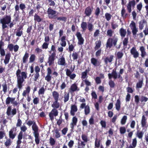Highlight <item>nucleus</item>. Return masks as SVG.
I'll return each mask as SVG.
<instances>
[{
  "mask_svg": "<svg viewBox=\"0 0 148 148\" xmlns=\"http://www.w3.org/2000/svg\"><path fill=\"white\" fill-rule=\"evenodd\" d=\"M63 101L64 103H66L68 101L69 99V92L65 91L64 92L63 96Z\"/></svg>",
  "mask_w": 148,
  "mask_h": 148,
  "instance_id": "obj_29",
  "label": "nucleus"
},
{
  "mask_svg": "<svg viewBox=\"0 0 148 148\" xmlns=\"http://www.w3.org/2000/svg\"><path fill=\"white\" fill-rule=\"evenodd\" d=\"M121 15L124 19L126 18L128 15V14L126 13V11L123 6L121 10Z\"/></svg>",
  "mask_w": 148,
  "mask_h": 148,
  "instance_id": "obj_30",
  "label": "nucleus"
},
{
  "mask_svg": "<svg viewBox=\"0 0 148 148\" xmlns=\"http://www.w3.org/2000/svg\"><path fill=\"white\" fill-rule=\"evenodd\" d=\"M56 53L53 52L50 55H49L47 63L50 66L54 64L56 59Z\"/></svg>",
  "mask_w": 148,
  "mask_h": 148,
  "instance_id": "obj_9",
  "label": "nucleus"
},
{
  "mask_svg": "<svg viewBox=\"0 0 148 148\" xmlns=\"http://www.w3.org/2000/svg\"><path fill=\"white\" fill-rule=\"evenodd\" d=\"M77 111V106L75 105H72L71 107V110L70 113L71 115L74 116L75 115V113Z\"/></svg>",
  "mask_w": 148,
  "mask_h": 148,
  "instance_id": "obj_24",
  "label": "nucleus"
},
{
  "mask_svg": "<svg viewBox=\"0 0 148 148\" xmlns=\"http://www.w3.org/2000/svg\"><path fill=\"white\" fill-rule=\"evenodd\" d=\"M112 16L108 13H106L105 14V17L106 20L108 21L111 19Z\"/></svg>",
  "mask_w": 148,
  "mask_h": 148,
  "instance_id": "obj_58",
  "label": "nucleus"
},
{
  "mask_svg": "<svg viewBox=\"0 0 148 148\" xmlns=\"http://www.w3.org/2000/svg\"><path fill=\"white\" fill-rule=\"evenodd\" d=\"M140 50L141 52V56L143 58L146 55L145 49L143 46H141L140 48Z\"/></svg>",
  "mask_w": 148,
  "mask_h": 148,
  "instance_id": "obj_44",
  "label": "nucleus"
},
{
  "mask_svg": "<svg viewBox=\"0 0 148 148\" xmlns=\"http://www.w3.org/2000/svg\"><path fill=\"white\" fill-rule=\"evenodd\" d=\"M40 99L38 97H35L33 100V103L34 105H37L39 103Z\"/></svg>",
  "mask_w": 148,
  "mask_h": 148,
  "instance_id": "obj_62",
  "label": "nucleus"
},
{
  "mask_svg": "<svg viewBox=\"0 0 148 148\" xmlns=\"http://www.w3.org/2000/svg\"><path fill=\"white\" fill-rule=\"evenodd\" d=\"M130 27L132 30L133 36H136L137 32L138 31V30L136 27L135 23L133 21H132L130 25Z\"/></svg>",
  "mask_w": 148,
  "mask_h": 148,
  "instance_id": "obj_12",
  "label": "nucleus"
},
{
  "mask_svg": "<svg viewBox=\"0 0 148 148\" xmlns=\"http://www.w3.org/2000/svg\"><path fill=\"white\" fill-rule=\"evenodd\" d=\"M5 138L6 139V140L4 143V145L7 147H9L12 145L13 139L9 137L8 138L7 136L5 137Z\"/></svg>",
  "mask_w": 148,
  "mask_h": 148,
  "instance_id": "obj_21",
  "label": "nucleus"
},
{
  "mask_svg": "<svg viewBox=\"0 0 148 148\" xmlns=\"http://www.w3.org/2000/svg\"><path fill=\"white\" fill-rule=\"evenodd\" d=\"M47 75L45 77V79L47 82H49L52 79V71L50 67H48L47 69Z\"/></svg>",
  "mask_w": 148,
  "mask_h": 148,
  "instance_id": "obj_14",
  "label": "nucleus"
},
{
  "mask_svg": "<svg viewBox=\"0 0 148 148\" xmlns=\"http://www.w3.org/2000/svg\"><path fill=\"white\" fill-rule=\"evenodd\" d=\"M58 63L59 65L64 66H65L66 67H67V63L66 62L65 59L63 56H62L59 58Z\"/></svg>",
  "mask_w": 148,
  "mask_h": 148,
  "instance_id": "obj_22",
  "label": "nucleus"
},
{
  "mask_svg": "<svg viewBox=\"0 0 148 148\" xmlns=\"http://www.w3.org/2000/svg\"><path fill=\"white\" fill-rule=\"evenodd\" d=\"M15 97H7L5 100V103L7 105H8L10 103H12L13 101H14L15 100Z\"/></svg>",
  "mask_w": 148,
  "mask_h": 148,
  "instance_id": "obj_32",
  "label": "nucleus"
},
{
  "mask_svg": "<svg viewBox=\"0 0 148 148\" xmlns=\"http://www.w3.org/2000/svg\"><path fill=\"white\" fill-rule=\"evenodd\" d=\"M19 9H20L22 11V12H24V10L26 8L25 5L23 3H20L19 6Z\"/></svg>",
  "mask_w": 148,
  "mask_h": 148,
  "instance_id": "obj_60",
  "label": "nucleus"
},
{
  "mask_svg": "<svg viewBox=\"0 0 148 148\" xmlns=\"http://www.w3.org/2000/svg\"><path fill=\"white\" fill-rule=\"evenodd\" d=\"M57 12L56 10L52 9L50 7L49 8L47 11L49 18L50 19H54L57 15L56 14Z\"/></svg>",
  "mask_w": 148,
  "mask_h": 148,
  "instance_id": "obj_5",
  "label": "nucleus"
},
{
  "mask_svg": "<svg viewBox=\"0 0 148 148\" xmlns=\"http://www.w3.org/2000/svg\"><path fill=\"white\" fill-rule=\"evenodd\" d=\"M100 145V141L96 138L95 139V145L96 147L99 148V147Z\"/></svg>",
  "mask_w": 148,
  "mask_h": 148,
  "instance_id": "obj_52",
  "label": "nucleus"
},
{
  "mask_svg": "<svg viewBox=\"0 0 148 148\" xmlns=\"http://www.w3.org/2000/svg\"><path fill=\"white\" fill-rule=\"evenodd\" d=\"M58 100H54V101L51 105V107L53 108H55L57 109L59 107L60 104L59 102H58Z\"/></svg>",
  "mask_w": 148,
  "mask_h": 148,
  "instance_id": "obj_34",
  "label": "nucleus"
},
{
  "mask_svg": "<svg viewBox=\"0 0 148 148\" xmlns=\"http://www.w3.org/2000/svg\"><path fill=\"white\" fill-rule=\"evenodd\" d=\"M108 84L110 87L111 88H114L115 86L114 82L112 80H110L108 82Z\"/></svg>",
  "mask_w": 148,
  "mask_h": 148,
  "instance_id": "obj_63",
  "label": "nucleus"
},
{
  "mask_svg": "<svg viewBox=\"0 0 148 148\" xmlns=\"http://www.w3.org/2000/svg\"><path fill=\"white\" fill-rule=\"evenodd\" d=\"M45 89L44 87H41L39 89L38 91V94L39 95H43L45 93Z\"/></svg>",
  "mask_w": 148,
  "mask_h": 148,
  "instance_id": "obj_53",
  "label": "nucleus"
},
{
  "mask_svg": "<svg viewBox=\"0 0 148 148\" xmlns=\"http://www.w3.org/2000/svg\"><path fill=\"white\" fill-rule=\"evenodd\" d=\"M36 56L34 54H32L31 55L29 58V62L32 63L35 60Z\"/></svg>",
  "mask_w": 148,
  "mask_h": 148,
  "instance_id": "obj_54",
  "label": "nucleus"
},
{
  "mask_svg": "<svg viewBox=\"0 0 148 148\" xmlns=\"http://www.w3.org/2000/svg\"><path fill=\"white\" fill-rule=\"evenodd\" d=\"M56 143V140L52 137H50L49 139V143L50 145L53 146L55 145Z\"/></svg>",
  "mask_w": 148,
  "mask_h": 148,
  "instance_id": "obj_51",
  "label": "nucleus"
},
{
  "mask_svg": "<svg viewBox=\"0 0 148 148\" xmlns=\"http://www.w3.org/2000/svg\"><path fill=\"white\" fill-rule=\"evenodd\" d=\"M17 128L16 127H12L9 131V137L12 138L13 140L16 136Z\"/></svg>",
  "mask_w": 148,
  "mask_h": 148,
  "instance_id": "obj_8",
  "label": "nucleus"
},
{
  "mask_svg": "<svg viewBox=\"0 0 148 148\" xmlns=\"http://www.w3.org/2000/svg\"><path fill=\"white\" fill-rule=\"evenodd\" d=\"M147 22L145 19L141 20L139 23V29L140 30H142L144 27L145 24H146Z\"/></svg>",
  "mask_w": 148,
  "mask_h": 148,
  "instance_id": "obj_33",
  "label": "nucleus"
},
{
  "mask_svg": "<svg viewBox=\"0 0 148 148\" xmlns=\"http://www.w3.org/2000/svg\"><path fill=\"white\" fill-rule=\"evenodd\" d=\"M58 114V112L56 108H54L52 109L51 111L49 113V116L50 119L51 121L54 119V117L57 116Z\"/></svg>",
  "mask_w": 148,
  "mask_h": 148,
  "instance_id": "obj_11",
  "label": "nucleus"
},
{
  "mask_svg": "<svg viewBox=\"0 0 148 148\" xmlns=\"http://www.w3.org/2000/svg\"><path fill=\"white\" fill-rule=\"evenodd\" d=\"M16 75L17 77V86L20 91L24 86L23 82L27 77V73L26 71L21 72L20 69H18L16 71ZM18 94H19V91Z\"/></svg>",
  "mask_w": 148,
  "mask_h": 148,
  "instance_id": "obj_1",
  "label": "nucleus"
},
{
  "mask_svg": "<svg viewBox=\"0 0 148 148\" xmlns=\"http://www.w3.org/2000/svg\"><path fill=\"white\" fill-rule=\"evenodd\" d=\"M3 90L4 93L7 92V85L6 82L2 84Z\"/></svg>",
  "mask_w": 148,
  "mask_h": 148,
  "instance_id": "obj_56",
  "label": "nucleus"
},
{
  "mask_svg": "<svg viewBox=\"0 0 148 148\" xmlns=\"http://www.w3.org/2000/svg\"><path fill=\"white\" fill-rule=\"evenodd\" d=\"M88 24L86 22L82 21L81 24V27L82 29V31L84 32L87 28Z\"/></svg>",
  "mask_w": 148,
  "mask_h": 148,
  "instance_id": "obj_31",
  "label": "nucleus"
},
{
  "mask_svg": "<svg viewBox=\"0 0 148 148\" xmlns=\"http://www.w3.org/2000/svg\"><path fill=\"white\" fill-rule=\"evenodd\" d=\"M130 52L131 54L133 56L134 58H136L139 57V53L137 51L135 47H133L131 49Z\"/></svg>",
  "mask_w": 148,
  "mask_h": 148,
  "instance_id": "obj_19",
  "label": "nucleus"
},
{
  "mask_svg": "<svg viewBox=\"0 0 148 148\" xmlns=\"http://www.w3.org/2000/svg\"><path fill=\"white\" fill-rule=\"evenodd\" d=\"M85 142L81 141L80 144H78L77 148H84L86 145Z\"/></svg>",
  "mask_w": 148,
  "mask_h": 148,
  "instance_id": "obj_64",
  "label": "nucleus"
},
{
  "mask_svg": "<svg viewBox=\"0 0 148 148\" xmlns=\"http://www.w3.org/2000/svg\"><path fill=\"white\" fill-rule=\"evenodd\" d=\"M72 41L73 43L71 44V45L69 46V51L70 52H72L73 50L74 49L75 47V46L74 39H73Z\"/></svg>",
  "mask_w": 148,
  "mask_h": 148,
  "instance_id": "obj_37",
  "label": "nucleus"
},
{
  "mask_svg": "<svg viewBox=\"0 0 148 148\" xmlns=\"http://www.w3.org/2000/svg\"><path fill=\"white\" fill-rule=\"evenodd\" d=\"M29 57V54L26 51L23 58V63H25L27 62Z\"/></svg>",
  "mask_w": 148,
  "mask_h": 148,
  "instance_id": "obj_43",
  "label": "nucleus"
},
{
  "mask_svg": "<svg viewBox=\"0 0 148 148\" xmlns=\"http://www.w3.org/2000/svg\"><path fill=\"white\" fill-rule=\"evenodd\" d=\"M66 37L65 36H63L61 38V42L60 45L62 47H65L66 45V42L65 41Z\"/></svg>",
  "mask_w": 148,
  "mask_h": 148,
  "instance_id": "obj_38",
  "label": "nucleus"
},
{
  "mask_svg": "<svg viewBox=\"0 0 148 148\" xmlns=\"http://www.w3.org/2000/svg\"><path fill=\"white\" fill-rule=\"evenodd\" d=\"M136 4V1L134 0L129 2L127 6V9L129 13H130L131 12L132 7L133 8L135 7Z\"/></svg>",
  "mask_w": 148,
  "mask_h": 148,
  "instance_id": "obj_13",
  "label": "nucleus"
},
{
  "mask_svg": "<svg viewBox=\"0 0 148 148\" xmlns=\"http://www.w3.org/2000/svg\"><path fill=\"white\" fill-rule=\"evenodd\" d=\"M117 73L116 71V69H114L112 71L111 73H109L108 74L109 79H111L113 78L114 79L117 78Z\"/></svg>",
  "mask_w": 148,
  "mask_h": 148,
  "instance_id": "obj_18",
  "label": "nucleus"
},
{
  "mask_svg": "<svg viewBox=\"0 0 148 148\" xmlns=\"http://www.w3.org/2000/svg\"><path fill=\"white\" fill-rule=\"evenodd\" d=\"M11 16L10 15H6L0 19V23L1 24L2 30L5 31V29L8 28V25L10 28L12 27L16 24L15 22H11Z\"/></svg>",
  "mask_w": 148,
  "mask_h": 148,
  "instance_id": "obj_2",
  "label": "nucleus"
},
{
  "mask_svg": "<svg viewBox=\"0 0 148 148\" xmlns=\"http://www.w3.org/2000/svg\"><path fill=\"white\" fill-rule=\"evenodd\" d=\"M91 62L93 66L95 67L100 66L101 62L97 59L92 58L91 59Z\"/></svg>",
  "mask_w": 148,
  "mask_h": 148,
  "instance_id": "obj_20",
  "label": "nucleus"
},
{
  "mask_svg": "<svg viewBox=\"0 0 148 148\" xmlns=\"http://www.w3.org/2000/svg\"><path fill=\"white\" fill-rule=\"evenodd\" d=\"M114 56L110 55L106 57L104 59V62L106 64H107L108 63H111L113 61Z\"/></svg>",
  "mask_w": 148,
  "mask_h": 148,
  "instance_id": "obj_26",
  "label": "nucleus"
},
{
  "mask_svg": "<svg viewBox=\"0 0 148 148\" xmlns=\"http://www.w3.org/2000/svg\"><path fill=\"white\" fill-rule=\"evenodd\" d=\"M87 27L88 30L90 32L93 31L94 28L93 24L91 23H88Z\"/></svg>",
  "mask_w": 148,
  "mask_h": 148,
  "instance_id": "obj_48",
  "label": "nucleus"
},
{
  "mask_svg": "<svg viewBox=\"0 0 148 148\" xmlns=\"http://www.w3.org/2000/svg\"><path fill=\"white\" fill-rule=\"evenodd\" d=\"M127 119V116L125 115L121 119V124L122 125H124L126 122Z\"/></svg>",
  "mask_w": 148,
  "mask_h": 148,
  "instance_id": "obj_55",
  "label": "nucleus"
},
{
  "mask_svg": "<svg viewBox=\"0 0 148 148\" xmlns=\"http://www.w3.org/2000/svg\"><path fill=\"white\" fill-rule=\"evenodd\" d=\"M11 54L10 53H7L5 55V59L4 61V62L5 64L6 65L8 63Z\"/></svg>",
  "mask_w": 148,
  "mask_h": 148,
  "instance_id": "obj_35",
  "label": "nucleus"
},
{
  "mask_svg": "<svg viewBox=\"0 0 148 148\" xmlns=\"http://www.w3.org/2000/svg\"><path fill=\"white\" fill-rule=\"evenodd\" d=\"M52 96L54 100H59V94L56 91H53L52 93Z\"/></svg>",
  "mask_w": 148,
  "mask_h": 148,
  "instance_id": "obj_40",
  "label": "nucleus"
},
{
  "mask_svg": "<svg viewBox=\"0 0 148 148\" xmlns=\"http://www.w3.org/2000/svg\"><path fill=\"white\" fill-rule=\"evenodd\" d=\"M93 8L90 6H88L85 9L84 14L86 16H89L91 14Z\"/></svg>",
  "mask_w": 148,
  "mask_h": 148,
  "instance_id": "obj_25",
  "label": "nucleus"
},
{
  "mask_svg": "<svg viewBox=\"0 0 148 148\" xmlns=\"http://www.w3.org/2000/svg\"><path fill=\"white\" fill-rule=\"evenodd\" d=\"M143 79L139 80L138 82L136 83V90L141 88L143 84Z\"/></svg>",
  "mask_w": 148,
  "mask_h": 148,
  "instance_id": "obj_28",
  "label": "nucleus"
},
{
  "mask_svg": "<svg viewBox=\"0 0 148 148\" xmlns=\"http://www.w3.org/2000/svg\"><path fill=\"white\" fill-rule=\"evenodd\" d=\"M42 19L37 14H35L34 15V20L35 22H40L42 21Z\"/></svg>",
  "mask_w": 148,
  "mask_h": 148,
  "instance_id": "obj_36",
  "label": "nucleus"
},
{
  "mask_svg": "<svg viewBox=\"0 0 148 148\" xmlns=\"http://www.w3.org/2000/svg\"><path fill=\"white\" fill-rule=\"evenodd\" d=\"M26 124L29 127L31 126L32 125V128L33 131L34 129H35V127L36 129H37V128L38 129V127L36 125V122L34 121L29 120L26 123Z\"/></svg>",
  "mask_w": 148,
  "mask_h": 148,
  "instance_id": "obj_23",
  "label": "nucleus"
},
{
  "mask_svg": "<svg viewBox=\"0 0 148 148\" xmlns=\"http://www.w3.org/2000/svg\"><path fill=\"white\" fill-rule=\"evenodd\" d=\"M141 123V126L143 127H146L147 124V119L144 115H143L142 116Z\"/></svg>",
  "mask_w": 148,
  "mask_h": 148,
  "instance_id": "obj_27",
  "label": "nucleus"
},
{
  "mask_svg": "<svg viewBox=\"0 0 148 148\" xmlns=\"http://www.w3.org/2000/svg\"><path fill=\"white\" fill-rule=\"evenodd\" d=\"M90 112V109L88 105H86L84 108V112L86 115H87L89 114Z\"/></svg>",
  "mask_w": 148,
  "mask_h": 148,
  "instance_id": "obj_50",
  "label": "nucleus"
},
{
  "mask_svg": "<svg viewBox=\"0 0 148 148\" xmlns=\"http://www.w3.org/2000/svg\"><path fill=\"white\" fill-rule=\"evenodd\" d=\"M119 32L122 38L124 37L126 34V30L123 28H121L120 29Z\"/></svg>",
  "mask_w": 148,
  "mask_h": 148,
  "instance_id": "obj_46",
  "label": "nucleus"
},
{
  "mask_svg": "<svg viewBox=\"0 0 148 148\" xmlns=\"http://www.w3.org/2000/svg\"><path fill=\"white\" fill-rule=\"evenodd\" d=\"M76 35L78 40V44L79 45H82L83 44L84 39L82 37V35L79 32H77Z\"/></svg>",
  "mask_w": 148,
  "mask_h": 148,
  "instance_id": "obj_17",
  "label": "nucleus"
},
{
  "mask_svg": "<svg viewBox=\"0 0 148 148\" xmlns=\"http://www.w3.org/2000/svg\"><path fill=\"white\" fill-rule=\"evenodd\" d=\"M38 129L35 127L34 129L33 134L35 137V141L36 145H38L39 144L40 140L39 133L38 131Z\"/></svg>",
  "mask_w": 148,
  "mask_h": 148,
  "instance_id": "obj_7",
  "label": "nucleus"
},
{
  "mask_svg": "<svg viewBox=\"0 0 148 148\" xmlns=\"http://www.w3.org/2000/svg\"><path fill=\"white\" fill-rule=\"evenodd\" d=\"M6 113L8 116H11L12 117L16 113V109L14 108L12 109L11 106H9L7 109Z\"/></svg>",
  "mask_w": 148,
  "mask_h": 148,
  "instance_id": "obj_10",
  "label": "nucleus"
},
{
  "mask_svg": "<svg viewBox=\"0 0 148 148\" xmlns=\"http://www.w3.org/2000/svg\"><path fill=\"white\" fill-rule=\"evenodd\" d=\"M123 53L121 51H119L117 52L116 54V60L117 59H121L123 56Z\"/></svg>",
  "mask_w": 148,
  "mask_h": 148,
  "instance_id": "obj_47",
  "label": "nucleus"
},
{
  "mask_svg": "<svg viewBox=\"0 0 148 148\" xmlns=\"http://www.w3.org/2000/svg\"><path fill=\"white\" fill-rule=\"evenodd\" d=\"M119 131L121 134H124L126 132V129L125 127H121L119 128Z\"/></svg>",
  "mask_w": 148,
  "mask_h": 148,
  "instance_id": "obj_57",
  "label": "nucleus"
},
{
  "mask_svg": "<svg viewBox=\"0 0 148 148\" xmlns=\"http://www.w3.org/2000/svg\"><path fill=\"white\" fill-rule=\"evenodd\" d=\"M114 33V31L112 30L111 29H108L107 30V35L109 37H111L113 34Z\"/></svg>",
  "mask_w": 148,
  "mask_h": 148,
  "instance_id": "obj_49",
  "label": "nucleus"
},
{
  "mask_svg": "<svg viewBox=\"0 0 148 148\" xmlns=\"http://www.w3.org/2000/svg\"><path fill=\"white\" fill-rule=\"evenodd\" d=\"M75 66H74L73 68L72 66H71V67L70 68V69L71 70L68 69H65V71H66V75L69 77L71 79H74L76 75L75 73H73L72 74V72L74 71L75 69Z\"/></svg>",
  "mask_w": 148,
  "mask_h": 148,
  "instance_id": "obj_6",
  "label": "nucleus"
},
{
  "mask_svg": "<svg viewBox=\"0 0 148 148\" xmlns=\"http://www.w3.org/2000/svg\"><path fill=\"white\" fill-rule=\"evenodd\" d=\"M80 89L78 87L77 84L76 83L72 84L69 89V91L71 94L75 92L78 91Z\"/></svg>",
  "mask_w": 148,
  "mask_h": 148,
  "instance_id": "obj_15",
  "label": "nucleus"
},
{
  "mask_svg": "<svg viewBox=\"0 0 148 148\" xmlns=\"http://www.w3.org/2000/svg\"><path fill=\"white\" fill-rule=\"evenodd\" d=\"M78 121L77 118L76 116H73L72 119V122L70 124L71 128V132H74V127L77 125Z\"/></svg>",
  "mask_w": 148,
  "mask_h": 148,
  "instance_id": "obj_16",
  "label": "nucleus"
},
{
  "mask_svg": "<svg viewBox=\"0 0 148 148\" xmlns=\"http://www.w3.org/2000/svg\"><path fill=\"white\" fill-rule=\"evenodd\" d=\"M30 91V87L28 86L26 88V90H24L22 93V95L24 96H26L27 94H29Z\"/></svg>",
  "mask_w": 148,
  "mask_h": 148,
  "instance_id": "obj_41",
  "label": "nucleus"
},
{
  "mask_svg": "<svg viewBox=\"0 0 148 148\" xmlns=\"http://www.w3.org/2000/svg\"><path fill=\"white\" fill-rule=\"evenodd\" d=\"M95 45L94 49L96 51L100 48L101 45V41L100 40L97 41L95 42Z\"/></svg>",
  "mask_w": 148,
  "mask_h": 148,
  "instance_id": "obj_39",
  "label": "nucleus"
},
{
  "mask_svg": "<svg viewBox=\"0 0 148 148\" xmlns=\"http://www.w3.org/2000/svg\"><path fill=\"white\" fill-rule=\"evenodd\" d=\"M84 142L86 143L88 141L87 136L85 134H82L81 136Z\"/></svg>",
  "mask_w": 148,
  "mask_h": 148,
  "instance_id": "obj_59",
  "label": "nucleus"
},
{
  "mask_svg": "<svg viewBox=\"0 0 148 148\" xmlns=\"http://www.w3.org/2000/svg\"><path fill=\"white\" fill-rule=\"evenodd\" d=\"M54 19H56L57 21H62L65 22L66 20V18L65 16L62 17H58L57 15L56 16V17Z\"/></svg>",
  "mask_w": 148,
  "mask_h": 148,
  "instance_id": "obj_45",
  "label": "nucleus"
},
{
  "mask_svg": "<svg viewBox=\"0 0 148 148\" xmlns=\"http://www.w3.org/2000/svg\"><path fill=\"white\" fill-rule=\"evenodd\" d=\"M118 40V37L115 36L109 38L107 40L106 47L107 48L110 49L114 46L115 47Z\"/></svg>",
  "mask_w": 148,
  "mask_h": 148,
  "instance_id": "obj_3",
  "label": "nucleus"
},
{
  "mask_svg": "<svg viewBox=\"0 0 148 148\" xmlns=\"http://www.w3.org/2000/svg\"><path fill=\"white\" fill-rule=\"evenodd\" d=\"M121 105V102L120 100L119 99H118L117 100L115 104L116 109L118 111H119L120 110Z\"/></svg>",
  "mask_w": 148,
  "mask_h": 148,
  "instance_id": "obj_42",
  "label": "nucleus"
},
{
  "mask_svg": "<svg viewBox=\"0 0 148 148\" xmlns=\"http://www.w3.org/2000/svg\"><path fill=\"white\" fill-rule=\"evenodd\" d=\"M78 56V54L77 52H73L72 54V57L74 60H77Z\"/></svg>",
  "mask_w": 148,
  "mask_h": 148,
  "instance_id": "obj_61",
  "label": "nucleus"
},
{
  "mask_svg": "<svg viewBox=\"0 0 148 148\" xmlns=\"http://www.w3.org/2000/svg\"><path fill=\"white\" fill-rule=\"evenodd\" d=\"M18 2L16 1L17 4L14 7L15 12L14 15V19L13 20V22H14L19 21L20 19V17L19 16L20 12L19 11V5L18 4Z\"/></svg>",
  "mask_w": 148,
  "mask_h": 148,
  "instance_id": "obj_4",
  "label": "nucleus"
}]
</instances>
